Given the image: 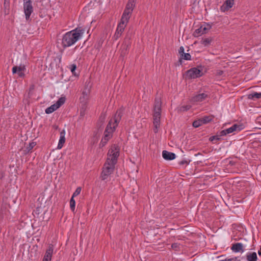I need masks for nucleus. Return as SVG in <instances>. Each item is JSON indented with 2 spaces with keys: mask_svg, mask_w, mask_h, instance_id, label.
<instances>
[{
  "mask_svg": "<svg viewBox=\"0 0 261 261\" xmlns=\"http://www.w3.org/2000/svg\"><path fill=\"white\" fill-rule=\"evenodd\" d=\"M119 147L114 145L109 149L107 160L104 164L100 177L102 180H106L113 172L117 158L119 155Z\"/></svg>",
  "mask_w": 261,
  "mask_h": 261,
  "instance_id": "f257e3e1",
  "label": "nucleus"
},
{
  "mask_svg": "<svg viewBox=\"0 0 261 261\" xmlns=\"http://www.w3.org/2000/svg\"><path fill=\"white\" fill-rule=\"evenodd\" d=\"M85 30L81 28H76L65 33L62 38V44L64 47L72 46L82 36Z\"/></svg>",
  "mask_w": 261,
  "mask_h": 261,
  "instance_id": "f03ea898",
  "label": "nucleus"
},
{
  "mask_svg": "<svg viewBox=\"0 0 261 261\" xmlns=\"http://www.w3.org/2000/svg\"><path fill=\"white\" fill-rule=\"evenodd\" d=\"M120 119V112H117L115 116L112 118L108 124L104 133V137L100 143V146L103 147L112 137L113 133L115 130Z\"/></svg>",
  "mask_w": 261,
  "mask_h": 261,
  "instance_id": "7ed1b4c3",
  "label": "nucleus"
},
{
  "mask_svg": "<svg viewBox=\"0 0 261 261\" xmlns=\"http://www.w3.org/2000/svg\"><path fill=\"white\" fill-rule=\"evenodd\" d=\"M27 60L25 57L21 59V62L18 64L14 66L12 69V72L13 74H15L18 77H23L28 72L27 69Z\"/></svg>",
  "mask_w": 261,
  "mask_h": 261,
  "instance_id": "20e7f679",
  "label": "nucleus"
},
{
  "mask_svg": "<svg viewBox=\"0 0 261 261\" xmlns=\"http://www.w3.org/2000/svg\"><path fill=\"white\" fill-rule=\"evenodd\" d=\"M161 101L158 98L155 99L153 109V125L155 129H157L160 125L161 119Z\"/></svg>",
  "mask_w": 261,
  "mask_h": 261,
  "instance_id": "39448f33",
  "label": "nucleus"
},
{
  "mask_svg": "<svg viewBox=\"0 0 261 261\" xmlns=\"http://www.w3.org/2000/svg\"><path fill=\"white\" fill-rule=\"evenodd\" d=\"M65 96H62L58 99V100L56 101V103H54L53 105H51L50 107H48L45 109V113L47 114H49L53 113L58 109H59L61 106L64 105L65 102Z\"/></svg>",
  "mask_w": 261,
  "mask_h": 261,
  "instance_id": "423d86ee",
  "label": "nucleus"
},
{
  "mask_svg": "<svg viewBox=\"0 0 261 261\" xmlns=\"http://www.w3.org/2000/svg\"><path fill=\"white\" fill-rule=\"evenodd\" d=\"M203 74L201 67L192 68L187 71L186 76L189 79H195L200 77Z\"/></svg>",
  "mask_w": 261,
  "mask_h": 261,
  "instance_id": "0eeeda50",
  "label": "nucleus"
},
{
  "mask_svg": "<svg viewBox=\"0 0 261 261\" xmlns=\"http://www.w3.org/2000/svg\"><path fill=\"white\" fill-rule=\"evenodd\" d=\"M23 9L25 19L29 20L33 11L32 2L30 0H24Z\"/></svg>",
  "mask_w": 261,
  "mask_h": 261,
  "instance_id": "6e6552de",
  "label": "nucleus"
},
{
  "mask_svg": "<svg viewBox=\"0 0 261 261\" xmlns=\"http://www.w3.org/2000/svg\"><path fill=\"white\" fill-rule=\"evenodd\" d=\"M240 126L236 124L232 125L230 127L223 129L220 132V136L222 137L226 136L230 134H234L235 132H239L241 130Z\"/></svg>",
  "mask_w": 261,
  "mask_h": 261,
  "instance_id": "1a4fd4ad",
  "label": "nucleus"
},
{
  "mask_svg": "<svg viewBox=\"0 0 261 261\" xmlns=\"http://www.w3.org/2000/svg\"><path fill=\"white\" fill-rule=\"evenodd\" d=\"M211 25L210 24H202L200 28L195 31L194 34L195 36H199L205 34L211 29Z\"/></svg>",
  "mask_w": 261,
  "mask_h": 261,
  "instance_id": "9d476101",
  "label": "nucleus"
},
{
  "mask_svg": "<svg viewBox=\"0 0 261 261\" xmlns=\"http://www.w3.org/2000/svg\"><path fill=\"white\" fill-rule=\"evenodd\" d=\"M127 24L123 22L120 21L118 24L115 34L114 35L115 39H117L122 34Z\"/></svg>",
  "mask_w": 261,
  "mask_h": 261,
  "instance_id": "9b49d317",
  "label": "nucleus"
},
{
  "mask_svg": "<svg viewBox=\"0 0 261 261\" xmlns=\"http://www.w3.org/2000/svg\"><path fill=\"white\" fill-rule=\"evenodd\" d=\"M54 249V246L51 244L49 245L45 252L42 261H51Z\"/></svg>",
  "mask_w": 261,
  "mask_h": 261,
  "instance_id": "f8f14e48",
  "label": "nucleus"
},
{
  "mask_svg": "<svg viewBox=\"0 0 261 261\" xmlns=\"http://www.w3.org/2000/svg\"><path fill=\"white\" fill-rule=\"evenodd\" d=\"M65 134L66 132L64 129L62 130L60 133V139L57 146L58 149H61L65 142Z\"/></svg>",
  "mask_w": 261,
  "mask_h": 261,
  "instance_id": "ddd939ff",
  "label": "nucleus"
},
{
  "mask_svg": "<svg viewBox=\"0 0 261 261\" xmlns=\"http://www.w3.org/2000/svg\"><path fill=\"white\" fill-rule=\"evenodd\" d=\"M207 96V94L205 93H201L194 96L192 99V101L194 103H200L204 101Z\"/></svg>",
  "mask_w": 261,
  "mask_h": 261,
  "instance_id": "4468645a",
  "label": "nucleus"
},
{
  "mask_svg": "<svg viewBox=\"0 0 261 261\" xmlns=\"http://www.w3.org/2000/svg\"><path fill=\"white\" fill-rule=\"evenodd\" d=\"M234 5V0H226L221 7V10L223 12L228 10Z\"/></svg>",
  "mask_w": 261,
  "mask_h": 261,
  "instance_id": "2eb2a0df",
  "label": "nucleus"
},
{
  "mask_svg": "<svg viewBox=\"0 0 261 261\" xmlns=\"http://www.w3.org/2000/svg\"><path fill=\"white\" fill-rule=\"evenodd\" d=\"M162 156L166 160L171 161L175 159L176 155L173 152L164 150L162 152Z\"/></svg>",
  "mask_w": 261,
  "mask_h": 261,
  "instance_id": "dca6fc26",
  "label": "nucleus"
},
{
  "mask_svg": "<svg viewBox=\"0 0 261 261\" xmlns=\"http://www.w3.org/2000/svg\"><path fill=\"white\" fill-rule=\"evenodd\" d=\"M90 93V89L88 88H86L83 91L82 94L80 98V101L82 103H86L88 99L89 94Z\"/></svg>",
  "mask_w": 261,
  "mask_h": 261,
  "instance_id": "f3484780",
  "label": "nucleus"
},
{
  "mask_svg": "<svg viewBox=\"0 0 261 261\" xmlns=\"http://www.w3.org/2000/svg\"><path fill=\"white\" fill-rule=\"evenodd\" d=\"M231 249L234 252H243V246L241 243L234 244L231 247Z\"/></svg>",
  "mask_w": 261,
  "mask_h": 261,
  "instance_id": "a211bd4d",
  "label": "nucleus"
},
{
  "mask_svg": "<svg viewBox=\"0 0 261 261\" xmlns=\"http://www.w3.org/2000/svg\"><path fill=\"white\" fill-rule=\"evenodd\" d=\"M135 3L136 0H128L125 10H126V11L132 13L134 8L135 6Z\"/></svg>",
  "mask_w": 261,
  "mask_h": 261,
  "instance_id": "6ab92c4d",
  "label": "nucleus"
},
{
  "mask_svg": "<svg viewBox=\"0 0 261 261\" xmlns=\"http://www.w3.org/2000/svg\"><path fill=\"white\" fill-rule=\"evenodd\" d=\"M247 261H257V256L256 252H248L246 254Z\"/></svg>",
  "mask_w": 261,
  "mask_h": 261,
  "instance_id": "aec40b11",
  "label": "nucleus"
},
{
  "mask_svg": "<svg viewBox=\"0 0 261 261\" xmlns=\"http://www.w3.org/2000/svg\"><path fill=\"white\" fill-rule=\"evenodd\" d=\"M132 13L126 11V10H124L122 16L121 17V21L127 23Z\"/></svg>",
  "mask_w": 261,
  "mask_h": 261,
  "instance_id": "412c9836",
  "label": "nucleus"
},
{
  "mask_svg": "<svg viewBox=\"0 0 261 261\" xmlns=\"http://www.w3.org/2000/svg\"><path fill=\"white\" fill-rule=\"evenodd\" d=\"M261 98V92H252L248 95V98L255 100Z\"/></svg>",
  "mask_w": 261,
  "mask_h": 261,
  "instance_id": "4be33fe9",
  "label": "nucleus"
},
{
  "mask_svg": "<svg viewBox=\"0 0 261 261\" xmlns=\"http://www.w3.org/2000/svg\"><path fill=\"white\" fill-rule=\"evenodd\" d=\"M70 208L72 212H74L75 209V201L74 197H71L70 200Z\"/></svg>",
  "mask_w": 261,
  "mask_h": 261,
  "instance_id": "5701e85b",
  "label": "nucleus"
},
{
  "mask_svg": "<svg viewBox=\"0 0 261 261\" xmlns=\"http://www.w3.org/2000/svg\"><path fill=\"white\" fill-rule=\"evenodd\" d=\"M202 124H203V123L202 122L201 119L196 120V121H194L193 123V126L196 128L198 127L199 126H201Z\"/></svg>",
  "mask_w": 261,
  "mask_h": 261,
  "instance_id": "b1692460",
  "label": "nucleus"
},
{
  "mask_svg": "<svg viewBox=\"0 0 261 261\" xmlns=\"http://www.w3.org/2000/svg\"><path fill=\"white\" fill-rule=\"evenodd\" d=\"M222 136H220V132H218L216 135L213 136L210 138V140L214 141L215 140H219L221 139V137H222Z\"/></svg>",
  "mask_w": 261,
  "mask_h": 261,
  "instance_id": "393cba45",
  "label": "nucleus"
},
{
  "mask_svg": "<svg viewBox=\"0 0 261 261\" xmlns=\"http://www.w3.org/2000/svg\"><path fill=\"white\" fill-rule=\"evenodd\" d=\"M81 191H82V188L81 187H77L76 189V190L74 191V192L73 193V194L72 195V197H75L77 196V195H79L81 193Z\"/></svg>",
  "mask_w": 261,
  "mask_h": 261,
  "instance_id": "a878e982",
  "label": "nucleus"
},
{
  "mask_svg": "<svg viewBox=\"0 0 261 261\" xmlns=\"http://www.w3.org/2000/svg\"><path fill=\"white\" fill-rule=\"evenodd\" d=\"M191 108L190 106L186 105V106H181L180 108H179V111H187L189 110Z\"/></svg>",
  "mask_w": 261,
  "mask_h": 261,
  "instance_id": "bb28decb",
  "label": "nucleus"
},
{
  "mask_svg": "<svg viewBox=\"0 0 261 261\" xmlns=\"http://www.w3.org/2000/svg\"><path fill=\"white\" fill-rule=\"evenodd\" d=\"M212 41V39L211 38H206L203 40L202 44L204 46H208L210 44Z\"/></svg>",
  "mask_w": 261,
  "mask_h": 261,
  "instance_id": "cd10ccee",
  "label": "nucleus"
},
{
  "mask_svg": "<svg viewBox=\"0 0 261 261\" xmlns=\"http://www.w3.org/2000/svg\"><path fill=\"white\" fill-rule=\"evenodd\" d=\"M201 120L203 124H205L209 122L211 120V119L209 117L206 116L201 118Z\"/></svg>",
  "mask_w": 261,
  "mask_h": 261,
  "instance_id": "c85d7f7f",
  "label": "nucleus"
},
{
  "mask_svg": "<svg viewBox=\"0 0 261 261\" xmlns=\"http://www.w3.org/2000/svg\"><path fill=\"white\" fill-rule=\"evenodd\" d=\"M76 68V66L75 64H72L70 66L69 69L73 74L75 75V70Z\"/></svg>",
  "mask_w": 261,
  "mask_h": 261,
  "instance_id": "c756f323",
  "label": "nucleus"
},
{
  "mask_svg": "<svg viewBox=\"0 0 261 261\" xmlns=\"http://www.w3.org/2000/svg\"><path fill=\"white\" fill-rule=\"evenodd\" d=\"M185 60H190L191 59V55L189 53H184L183 56H181Z\"/></svg>",
  "mask_w": 261,
  "mask_h": 261,
  "instance_id": "7c9ffc66",
  "label": "nucleus"
},
{
  "mask_svg": "<svg viewBox=\"0 0 261 261\" xmlns=\"http://www.w3.org/2000/svg\"><path fill=\"white\" fill-rule=\"evenodd\" d=\"M184 51H185L184 47L183 46H180L179 47V50H178L179 54L181 56H183V54L185 53Z\"/></svg>",
  "mask_w": 261,
  "mask_h": 261,
  "instance_id": "2f4dec72",
  "label": "nucleus"
},
{
  "mask_svg": "<svg viewBox=\"0 0 261 261\" xmlns=\"http://www.w3.org/2000/svg\"><path fill=\"white\" fill-rule=\"evenodd\" d=\"M225 261H241L237 257H232L230 258H226Z\"/></svg>",
  "mask_w": 261,
  "mask_h": 261,
  "instance_id": "473e14b6",
  "label": "nucleus"
},
{
  "mask_svg": "<svg viewBox=\"0 0 261 261\" xmlns=\"http://www.w3.org/2000/svg\"><path fill=\"white\" fill-rule=\"evenodd\" d=\"M99 136V135H98L97 134H95V135L93 137L94 143L98 141Z\"/></svg>",
  "mask_w": 261,
  "mask_h": 261,
  "instance_id": "72a5a7b5",
  "label": "nucleus"
},
{
  "mask_svg": "<svg viewBox=\"0 0 261 261\" xmlns=\"http://www.w3.org/2000/svg\"><path fill=\"white\" fill-rule=\"evenodd\" d=\"M35 145V143L34 142H32L30 144V148L32 149Z\"/></svg>",
  "mask_w": 261,
  "mask_h": 261,
  "instance_id": "f704fd0d",
  "label": "nucleus"
},
{
  "mask_svg": "<svg viewBox=\"0 0 261 261\" xmlns=\"http://www.w3.org/2000/svg\"><path fill=\"white\" fill-rule=\"evenodd\" d=\"M188 164L189 163L187 161H182L181 162H180V164Z\"/></svg>",
  "mask_w": 261,
  "mask_h": 261,
  "instance_id": "c9c22d12",
  "label": "nucleus"
},
{
  "mask_svg": "<svg viewBox=\"0 0 261 261\" xmlns=\"http://www.w3.org/2000/svg\"><path fill=\"white\" fill-rule=\"evenodd\" d=\"M258 254L259 255H261V246L259 250L258 251Z\"/></svg>",
  "mask_w": 261,
  "mask_h": 261,
  "instance_id": "e433bc0d",
  "label": "nucleus"
},
{
  "mask_svg": "<svg viewBox=\"0 0 261 261\" xmlns=\"http://www.w3.org/2000/svg\"><path fill=\"white\" fill-rule=\"evenodd\" d=\"M3 176H4V175L3 173L0 174V178H2L3 177Z\"/></svg>",
  "mask_w": 261,
  "mask_h": 261,
  "instance_id": "4c0bfd02",
  "label": "nucleus"
}]
</instances>
